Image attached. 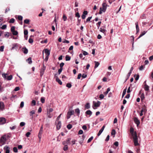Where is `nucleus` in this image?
Wrapping results in <instances>:
<instances>
[{
  "label": "nucleus",
  "instance_id": "e2e57ef3",
  "mask_svg": "<svg viewBox=\"0 0 153 153\" xmlns=\"http://www.w3.org/2000/svg\"><path fill=\"white\" fill-rule=\"evenodd\" d=\"M64 65V63L63 62H62L59 65L60 68H62V67Z\"/></svg>",
  "mask_w": 153,
  "mask_h": 153
},
{
  "label": "nucleus",
  "instance_id": "052dcab7",
  "mask_svg": "<svg viewBox=\"0 0 153 153\" xmlns=\"http://www.w3.org/2000/svg\"><path fill=\"white\" fill-rule=\"evenodd\" d=\"M15 26H12L11 28V31L13 32V31H15Z\"/></svg>",
  "mask_w": 153,
  "mask_h": 153
},
{
  "label": "nucleus",
  "instance_id": "0e129e2a",
  "mask_svg": "<svg viewBox=\"0 0 153 153\" xmlns=\"http://www.w3.org/2000/svg\"><path fill=\"white\" fill-rule=\"evenodd\" d=\"M83 133V131L82 130H80L78 132V134H82Z\"/></svg>",
  "mask_w": 153,
  "mask_h": 153
},
{
  "label": "nucleus",
  "instance_id": "37998d69",
  "mask_svg": "<svg viewBox=\"0 0 153 153\" xmlns=\"http://www.w3.org/2000/svg\"><path fill=\"white\" fill-rule=\"evenodd\" d=\"M67 127L68 129H70L72 128V125L71 124H69L67 126Z\"/></svg>",
  "mask_w": 153,
  "mask_h": 153
},
{
  "label": "nucleus",
  "instance_id": "864d4df0",
  "mask_svg": "<svg viewBox=\"0 0 153 153\" xmlns=\"http://www.w3.org/2000/svg\"><path fill=\"white\" fill-rule=\"evenodd\" d=\"M35 113V111L34 110H33L30 112V115L32 116L33 114H34Z\"/></svg>",
  "mask_w": 153,
  "mask_h": 153
},
{
  "label": "nucleus",
  "instance_id": "6ab92c4d",
  "mask_svg": "<svg viewBox=\"0 0 153 153\" xmlns=\"http://www.w3.org/2000/svg\"><path fill=\"white\" fill-rule=\"evenodd\" d=\"M135 24L136 25V27L137 33H138L139 31V28L138 22H136L135 23Z\"/></svg>",
  "mask_w": 153,
  "mask_h": 153
},
{
  "label": "nucleus",
  "instance_id": "774afa93",
  "mask_svg": "<svg viewBox=\"0 0 153 153\" xmlns=\"http://www.w3.org/2000/svg\"><path fill=\"white\" fill-rule=\"evenodd\" d=\"M83 54L84 56H86V55H88V53L87 52L85 51H83Z\"/></svg>",
  "mask_w": 153,
  "mask_h": 153
},
{
  "label": "nucleus",
  "instance_id": "a18cd8bd",
  "mask_svg": "<svg viewBox=\"0 0 153 153\" xmlns=\"http://www.w3.org/2000/svg\"><path fill=\"white\" fill-rule=\"evenodd\" d=\"M33 39L30 38L28 40V42L32 44L33 42Z\"/></svg>",
  "mask_w": 153,
  "mask_h": 153
},
{
  "label": "nucleus",
  "instance_id": "58836bf2",
  "mask_svg": "<svg viewBox=\"0 0 153 153\" xmlns=\"http://www.w3.org/2000/svg\"><path fill=\"white\" fill-rule=\"evenodd\" d=\"M116 134V131L114 129H113L111 132V134L112 135H115Z\"/></svg>",
  "mask_w": 153,
  "mask_h": 153
},
{
  "label": "nucleus",
  "instance_id": "e433bc0d",
  "mask_svg": "<svg viewBox=\"0 0 153 153\" xmlns=\"http://www.w3.org/2000/svg\"><path fill=\"white\" fill-rule=\"evenodd\" d=\"M15 21V20L14 19L11 18L9 22L10 23H14Z\"/></svg>",
  "mask_w": 153,
  "mask_h": 153
},
{
  "label": "nucleus",
  "instance_id": "c756f323",
  "mask_svg": "<svg viewBox=\"0 0 153 153\" xmlns=\"http://www.w3.org/2000/svg\"><path fill=\"white\" fill-rule=\"evenodd\" d=\"M17 47V44L14 43L13 44V47H12L11 50H12L13 49H14L15 47Z\"/></svg>",
  "mask_w": 153,
  "mask_h": 153
},
{
  "label": "nucleus",
  "instance_id": "9b49d317",
  "mask_svg": "<svg viewBox=\"0 0 153 153\" xmlns=\"http://www.w3.org/2000/svg\"><path fill=\"white\" fill-rule=\"evenodd\" d=\"M88 13V11L86 10H85L83 13V14L81 17L82 19H85L86 17V16L87 15Z\"/></svg>",
  "mask_w": 153,
  "mask_h": 153
},
{
  "label": "nucleus",
  "instance_id": "f3484780",
  "mask_svg": "<svg viewBox=\"0 0 153 153\" xmlns=\"http://www.w3.org/2000/svg\"><path fill=\"white\" fill-rule=\"evenodd\" d=\"M149 87L148 85H147L146 84H145L144 85V89L146 91H148L149 90Z\"/></svg>",
  "mask_w": 153,
  "mask_h": 153
},
{
  "label": "nucleus",
  "instance_id": "5701e85b",
  "mask_svg": "<svg viewBox=\"0 0 153 153\" xmlns=\"http://www.w3.org/2000/svg\"><path fill=\"white\" fill-rule=\"evenodd\" d=\"M146 31L145 32V31H144L143 32H142L140 36H139L138 38H137V39H139L143 35H144L146 33Z\"/></svg>",
  "mask_w": 153,
  "mask_h": 153
},
{
  "label": "nucleus",
  "instance_id": "7ed1b4c3",
  "mask_svg": "<svg viewBox=\"0 0 153 153\" xmlns=\"http://www.w3.org/2000/svg\"><path fill=\"white\" fill-rule=\"evenodd\" d=\"M2 75L5 80H10L13 78V76L11 75L8 76L7 74H2Z\"/></svg>",
  "mask_w": 153,
  "mask_h": 153
},
{
  "label": "nucleus",
  "instance_id": "680f3d73",
  "mask_svg": "<svg viewBox=\"0 0 153 153\" xmlns=\"http://www.w3.org/2000/svg\"><path fill=\"white\" fill-rule=\"evenodd\" d=\"M63 68H60L58 70V74H60L61 73L62 71V70Z\"/></svg>",
  "mask_w": 153,
  "mask_h": 153
},
{
  "label": "nucleus",
  "instance_id": "4c0bfd02",
  "mask_svg": "<svg viewBox=\"0 0 153 153\" xmlns=\"http://www.w3.org/2000/svg\"><path fill=\"white\" fill-rule=\"evenodd\" d=\"M68 149V147L67 145H64V147L63 148V150L65 151L67 150Z\"/></svg>",
  "mask_w": 153,
  "mask_h": 153
},
{
  "label": "nucleus",
  "instance_id": "6e6552de",
  "mask_svg": "<svg viewBox=\"0 0 153 153\" xmlns=\"http://www.w3.org/2000/svg\"><path fill=\"white\" fill-rule=\"evenodd\" d=\"M105 26H104L102 27H101L100 28V31L101 32L103 33L105 35L106 33L107 32L106 30L105 29Z\"/></svg>",
  "mask_w": 153,
  "mask_h": 153
},
{
  "label": "nucleus",
  "instance_id": "2eb2a0df",
  "mask_svg": "<svg viewBox=\"0 0 153 153\" xmlns=\"http://www.w3.org/2000/svg\"><path fill=\"white\" fill-rule=\"evenodd\" d=\"M22 50L25 54H27L28 52V50L25 47L22 48Z\"/></svg>",
  "mask_w": 153,
  "mask_h": 153
},
{
  "label": "nucleus",
  "instance_id": "72a5a7b5",
  "mask_svg": "<svg viewBox=\"0 0 153 153\" xmlns=\"http://www.w3.org/2000/svg\"><path fill=\"white\" fill-rule=\"evenodd\" d=\"M12 32L13 35L14 36L17 35L18 34V32L17 31L15 30Z\"/></svg>",
  "mask_w": 153,
  "mask_h": 153
},
{
  "label": "nucleus",
  "instance_id": "338daca9",
  "mask_svg": "<svg viewBox=\"0 0 153 153\" xmlns=\"http://www.w3.org/2000/svg\"><path fill=\"white\" fill-rule=\"evenodd\" d=\"M24 105V102L23 101L21 102L20 105V106L21 108L23 107Z\"/></svg>",
  "mask_w": 153,
  "mask_h": 153
},
{
  "label": "nucleus",
  "instance_id": "a19ab883",
  "mask_svg": "<svg viewBox=\"0 0 153 153\" xmlns=\"http://www.w3.org/2000/svg\"><path fill=\"white\" fill-rule=\"evenodd\" d=\"M30 21L28 19H26L24 21V23L25 24H28L29 23Z\"/></svg>",
  "mask_w": 153,
  "mask_h": 153
},
{
  "label": "nucleus",
  "instance_id": "13d9d810",
  "mask_svg": "<svg viewBox=\"0 0 153 153\" xmlns=\"http://www.w3.org/2000/svg\"><path fill=\"white\" fill-rule=\"evenodd\" d=\"M75 16L78 17V18L80 17V15L78 12H77L75 14Z\"/></svg>",
  "mask_w": 153,
  "mask_h": 153
},
{
  "label": "nucleus",
  "instance_id": "f704fd0d",
  "mask_svg": "<svg viewBox=\"0 0 153 153\" xmlns=\"http://www.w3.org/2000/svg\"><path fill=\"white\" fill-rule=\"evenodd\" d=\"M36 102L34 100H33L31 101V105L34 106L36 105Z\"/></svg>",
  "mask_w": 153,
  "mask_h": 153
},
{
  "label": "nucleus",
  "instance_id": "9d476101",
  "mask_svg": "<svg viewBox=\"0 0 153 153\" xmlns=\"http://www.w3.org/2000/svg\"><path fill=\"white\" fill-rule=\"evenodd\" d=\"M134 121L135 123L137 125V126H138L140 124V121L137 117H135L134 118Z\"/></svg>",
  "mask_w": 153,
  "mask_h": 153
},
{
  "label": "nucleus",
  "instance_id": "7c9ffc66",
  "mask_svg": "<svg viewBox=\"0 0 153 153\" xmlns=\"http://www.w3.org/2000/svg\"><path fill=\"white\" fill-rule=\"evenodd\" d=\"M45 98L44 97H41L40 99V101L42 103H43L45 102Z\"/></svg>",
  "mask_w": 153,
  "mask_h": 153
},
{
  "label": "nucleus",
  "instance_id": "09e8293b",
  "mask_svg": "<svg viewBox=\"0 0 153 153\" xmlns=\"http://www.w3.org/2000/svg\"><path fill=\"white\" fill-rule=\"evenodd\" d=\"M18 19L20 21H22L23 19V17L21 16H18Z\"/></svg>",
  "mask_w": 153,
  "mask_h": 153
},
{
  "label": "nucleus",
  "instance_id": "ea45409f",
  "mask_svg": "<svg viewBox=\"0 0 153 153\" xmlns=\"http://www.w3.org/2000/svg\"><path fill=\"white\" fill-rule=\"evenodd\" d=\"M131 72H129L128 74V75H127V78H126V80H125V82H126V81L127 80V79L129 78L130 75H131Z\"/></svg>",
  "mask_w": 153,
  "mask_h": 153
},
{
  "label": "nucleus",
  "instance_id": "de8ad7c7",
  "mask_svg": "<svg viewBox=\"0 0 153 153\" xmlns=\"http://www.w3.org/2000/svg\"><path fill=\"white\" fill-rule=\"evenodd\" d=\"M101 23V22H100V21L99 22L97 23V25L98 29H99V27H100V25Z\"/></svg>",
  "mask_w": 153,
  "mask_h": 153
},
{
  "label": "nucleus",
  "instance_id": "ddd939ff",
  "mask_svg": "<svg viewBox=\"0 0 153 153\" xmlns=\"http://www.w3.org/2000/svg\"><path fill=\"white\" fill-rule=\"evenodd\" d=\"M4 150L5 151V153H10V148L7 146H4Z\"/></svg>",
  "mask_w": 153,
  "mask_h": 153
},
{
  "label": "nucleus",
  "instance_id": "4d7b16f0",
  "mask_svg": "<svg viewBox=\"0 0 153 153\" xmlns=\"http://www.w3.org/2000/svg\"><path fill=\"white\" fill-rule=\"evenodd\" d=\"M25 123L24 122H22L20 124V126L22 127L24 126L25 125Z\"/></svg>",
  "mask_w": 153,
  "mask_h": 153
},
{
  "label": "nucleus",
  "instance_id": "5fc2aeb1",
  "mask_svg": "<svg viewBox=\"0 0 153 153\" xmlns=\"http://www.w3.org/2000/svg\"><path fill=\"white\" fill-rule=\"evenodd\" d=\"M63 19L64 21H65L67 20V17L65 14L63 15Z\"/></svg>",
  "mask_w": 153,
  "mask_h": 153
},
{
  "label": "nucleus",
  "instance_id": "8fccbe9b",
  "mask_svg": "<svg viewBox=\"0 0 153 153\" xmlns=\"http://www.w3.org/2000/svg\"><path fill=\"white\" fill-rule=\"evenodd\" d=\"M67 87L70 88L71 87L72 85L70 83H68L66 85Z\"/></svg>",
  "mask_w": 153,
  "mask_h": 153
},
{
  "label": "nucleus",
  "instance_id": "aec40b11",
  "mask_svg": "<svg viewBox=\"0 0 153 153\" xmlns=\"http://www.w3.org/2000/svg\"><path fill=\"white\" fill-rule=\"evenodd\" d=\"M92 111L90 110H88L87 111L85 112V114L87 115H90L89 117L92 114Z\"/></svg>",
  "mask_w": 153,
  "mask_h": 153
},
{
  "label": "nucleus",
  "instance_id": "2f4dec72",
  "mask_svg": "<svg viewBox=\"0 0 153 153\" xmlns=\"http://www.w3.org/2000/svg\"><path fill=\"white\" fill-rule=\"evenodd\" d=\"M126 88L123 90V92L122 95V98H123L124 97L125 95L126 94Z\"/></svg>",
  "mask_w": 153,
  "mask_h": 153
},
{
  "label": "nucleus",
  "instance_id": "a878e982",
  "mask_svg": "<svg viewBox=\"0 0 153 153\" xmlns=\"http://www.w3.org/2000/svg\"><path fill=\"white\" fill-rule=\"evenodd\" d=\"M95 66H94V68H97L99 65L100 63L98 62L97 61H95Z\"/></svg>",
  "mask_w": 153,
  "mask_h": 153
},
{
  "label": "nucleus",
  "instance_id": "bf43d9fd",
  "mask_svg": "<svg viewBox=\"0 0 153 153\" xmlns=\"http://www.w3.org/2000/svg\"><path fill=\"white\" fill-rule=\"evenodd\" d=\"M19 89H20V88L19 87H16L15 88L14 90V91H17L19 90Z\"/></svg>",
  "mask_w": 153,
  "mask_h": 153
},
{
  "label": "nucleus",
  "instance_id": "4be33fe9",
  "mask_svg": "<svg viewBox=\"0 0 153 153\" xmlns=\"http://www.w3.org/2000/svg\"><path fill=\"white\" fill-rule=\"evenodd\" d=\"M56 81L60 85H61L62 84V82L61 80L58 77H56Z\"/></svg>",
  "mask_w": 153,
  "mask_h": 153
},
{
  "label": "nucleus",
  "instance_id": "cd10ccee",
  "mask_svg": "<svg viewBox=\"0 0 153 153\" xmlns=\"http://www.w3.org/2000/svg\"><path fill=\"white\" fill-rule=\"evenodd\" d=\"M71 57L68 55H67L65 56V60L66 61H68L70 60L71 59Z\"/></svg>",
  "mask_w": 153,
  "mask_h": 153
},
{
  "label": "nucleus",
  "instance_id": "49530a36",
  "mask_svg": "<svg viewBox=\"0 0 153 153\" xmlns=\"http://www.w3.org/2000/svg\"><path fill=\"white\" fill-rule=\"evenodd\" d=\"M48 40L47 39H45L44 40H42L41 42V43H46L47 42Z\"/></svg>",
  "mask_w": 153,
  "mask_h": 153
},
{
  "label": "nucleus",
  "instance_id": "79ce46f5",
  "mask_svg": "<svg viewBox=\"0 0 153 153\" xmlns=\"http://www.w3.org/2000/svg\"><path fill=\"white\" fill-rule=\"evenodd\" d=\"M7 26L6 25H3L1 27V28L3 30H4L6 29Z\"/></svg>",
  "mask_w": 153,
  "mask_h": 153
},
{
  "label": "nucleus",
  "instance_id": "dca6fc26",
  "mask_svg": "<svg viewBox=\"0 0 153 153\" xmlns=\"http://www.w3.org/2000/svg\"><path fill=\"white\" fill-rule=\"evenodd\" d=\"M61 122L60 121H59L58 122V123L56 125V129L57 130H59L61 128Z\"/></svg>",
  "mask_w": 153,
  "mask_h": 153
},
{
  "label": "nucleus",
  "instance_id": "423d86ee",
  "mask_svg": "<svg viewBox=\"0 0 153 153\" xmlns=\"http://www.w3.org/2000/svg\"><path fill=\"white\" fill-rule=\"evenodd\" d=\"M43 126H42L40 128L39 131V135L38 136V137L39 138V139H40L41 138L42 134V133L43 131Z\"/></svg>",
  "mask_w": 153,
  "mask_h": 153
},
{
  "label": "nucleus",
  "instance_id": "c03bdc74",
  "mask_svg": "<svg viewBox=\"0 0 153 153\" xmlns=\"http://www.w3.org/2000/svg\"><path fill=\"white\" fill-rule=\"evenodd\" d=\"M93 136H91V137L88 140L87 143H89L93 139Z\"/></svg>",
  "mask_w": 153,
  "mask_h": 153
},
{
  "label": "nucleus",
  "instance_id": "a211bd4d",
  "mask_svg": "<svg viewBox=\"0 0 153 153\" xmlns=\"http://www.w3.org/2000/svg\"><path fill=\"white\" fill-rule=\"evenodd\" d=\"M45 52L46 56H49L50 54V51L47 49L45 50Z\"/></svg>",
  "mask_w": 153,
  "mask_h": 153
},
{
  "label": "nucleus",
  "instance_id": "603ef678",
  "mask_svg": "<svg viewBox=\"0 0 153 153\" xmlns=\"http://www.w3.org/2000/svg\"><path fill=\"white\" fill-rule=\"evenodd\" d=\"M28 33V31L27 30H24V35H27Z\"/></svg>",
  "mask_w": 153,
  "mask_h": 153
},
{
  "label": "nucleus",
  "instance_id": "6e6d98bb",
  "mask_svg": "<svg viewBox=\"0 0 153 153\" xmlns=\"http://www.w3.org/2000/svg\"><path fill=\"white\" fill-rule=\"evenodd\" d=\"M13 151L14 152H18V149L16 147H14L13 148Z\"/></svg>",
  "mask_w": 153,
  "mask_h": 153
},
{
  "label": "nucleus",
  "instance_id": "f257e3e1",
  "mask_svg": "<svg viewBox=\"0 0 153 153\" xmlns=\"http://www.w3.org/2000/svg\"><path fill=\"white\" fill-rule=\"evenodd\" d=\"M130 131L133 138L134 146H136L139 145V144L138 143V138L136 131H134V129L132 127L130 128Z\"/></svg>",
  "mask_w": 153,
  "mask_h": 153
},
{
  "label": "nucleus",
  "instance_id": "3c124183",
  "mask_svg": "<svg viewBox=\"0 0 153 153\" xmlns=\"http://www.w3.org/2000/svg\"><path fill=\"white\" fill-rule=\"evenodd\" d=\"M92 18V16H90V17H88L86 19V22H88L90 21L91 19Z\"/></svg>",
  "mask_w": 153,
  "mask_h": 153
},
{
  "label": "nucleus",
  "instance_id": "b1692460",
  "mask_svg": "<svg viewBox=\"0 0 153 153\" xmlns=\"http://www.w3.org/2000/svg\"><path fill=\"white\" fill-rule=\"evenodd\" d=\"M90 105L89 103H87L85 105V108L86 109H88L90 108Z\"/></svg>",
  "mask_w": 153,
  "mask_h": 153
},
{
  "label": "nucleus",
  "instance_id": "39448f33",
  "mask_svg": "<svg viewBox=\"0 0 153 153\" xmlns=\"http://www.w3.org/2000/svg\"><path fill=\"white\" fill-rule=\"evenodd\" d=\"M71 140V138H68L66 141H63L62 143V144L65 145H67L70 143V140Z\"/></svg>",
  "mask_w": 153,
  "mask_h": 153
},
{
  "label": "nucleus",
  "instance_id": "f8f14e48",
  "mask_svg": "<svg viewBox=\"0 0 153 153\" xmlns=\"http://www.w3.org/2000/svg\"><path fill=\"white\" fill-rule=\"evenodd\" d=\"M105 127V126L104 125L102 127V128L100 129V130L99 131V132L97 134V136H100V134H101L102 132L103 131Z\"/></svg>",
  "mask_w": 153,
  "mask_h": 153
},
{
  "label": "nucleus",
  "instance_id": "20e7f679",
  "mask_svg": "<svg viewBox=\"0 0 153 153\" xmlns=\"http://www.w3.org/2000/svg\"><path fill=\"white\" fill-rule=\"evenodd\" d=\"M6 139V136L5 135H4L1 138V146L5 143Z\"/></svg>",
  "mask_w": 153,
  "mask_h": 153
},
{
  "label": "nucleus",
  "instance_id": "bb28decb",
  "mask_svg": "<svg viewBox=\"0 0 153 153\" xmlns=\"http://www.w3.org/2000/svg\"><path fill=\"white\" fill-rule=\"evenodd\" d=\"M75 112L77 113V115L79 116L80 113V111L79 108H77L75 110Z\"/></svg>",
  "mask_w": 153,
  "mask_h": 153
},
{
  "label": "nucleus",
  "instance_id": "0eeeda50",
  "mask_svg": "<svg viewBox=\"0 0 153 153\" xmlns=\"http://www.w3.org/2000/svg\"><path fill=\"white\" fill-rule=\"evenodd\" d=\"M101 104V102L99 101H97V102H95L94 101L93 102V106L95 107H99Z\"/></svg>",
  "mask_w": 153,
  "mask_h": 153
},
{
  "label": "nucleus",
  "instance_id": "393cba45",
  "mask_svg": "<svg viewBox=\"0 0 153 153\" xmlns=\"http://www.w3.org/2000/svg\"><path fill=\"white\" fill-rule=\"evenodd\" d=\"M74 111L72 110L70 111H69L67 113V115H68L70 116H71L73 115L74 114Z\"/></svg>",
  "mask_w": 153,
  "mask_h": 153
},
{
  "label": "nucleus",
  "instance_id": "412c9836",
  "mask_svg": "<svg viewBox=\"0 0 153 153\" xmlns=\"http://www.w3.org/2000/svg\"><path fill=\"white\" fill-rule=\"evenodd\" d=\"M4 108V105L3 102H1V110H3Z\"/></svg>",
  "mask_w": 153,
  "mask_h": 153
},
{
  "label": "nucleus",
  "instance_id": "f03ea898",
  "mask_svg": "<svg viewBox=\"0 0 153 153\" xmlns=\"http://www.w3.org/2000/svg\"><path fill=\"white\" fill-rule=\"evenodd\" d=\"M107 6H109L107 5L105 3H103L102 4V7L100 8L99 14H101L102 12H105L106 11Z\"/></svg>",
  "mask_w": 153,
  "mask_h": 153
},
{
  "label": "nucleus",
  "instance_id": "1a4fd4ad",
  "mask_svg": "<svg viewBox=\"0 0 153 153\" xmlns=\"http://www.w3.org/2000/svg\"><path fill=\"white\" fill-rule=\"evenodd\" d=\"M45 70V67L44 66V65H43V68H41L40 71V76L41 77H42L43 75Z\"/></svg>",
  "mask_w": 153,
  "mask_h": 153
},
{
  "label": "nucleus",
  "instance_id": "4468645a",
  "mask_svg": "<svg viewBox=\"0 0 153 153\" xmlns=\"http://www.w3.org/2000/svg\"><path fill=\"white\" fill-rule=\"evenodd\" d=\"M6 123V119L4 118L1 117V125L4 124Z\"/></svg>",
  "mask_w": 153,
  "mask_h": 153
},
{
  "label": "nucleus",
  "instance_id": "473e14b6",
  "mask_svg": "<svg viewBox=\"0 0 153 153\" xmlns=\"http://www.w3.org/2000/svg\"><path fill=\"white\" fill-rule=\"evenodd\" d=\"M27 61H28V63L29 64H31L32 63V60H31V57H30L29 58L27 59Z\"/></svg>",
  "mask_w": 153,
  "mask_h": 153
},
{
  "label": "nucleus",
  "instance_id": "69168bd1",
  "mask_svg": "<svg viewBox=\"0 0 153 153\" xmlns=\"http://www.w3.org/2000/svg\"><path fill=\"white\" fill-rule=\"evenodd\" d=\"M99 97L101 99H102L104 98V96L103 94H101L100 95Z\"/></svg>",
  "mask_w": 153,
  "mask_h": 153
},
{
  "label": "nucleus",
  "instance_id": "c85d7f7f",
  "mask_svg": "<svg viewBox=\"0 0 153 153\" xmlns=\"http://www.w3.org/2000/svg\"><path fill=\"white\" fill-rule=\"evenodd\" d=\"M140 97L142 101L145 98V95L144 93H142L141 94Z\"/></svg>",
  "mask_w": 153,
  "mask_h": 153
},
{
  "label": "nucleus",
  "instance_id": "c9c22d12",
  "mask_svg": "<svg viewBox=\"0 0 153 153\" xmlns=\"http://www.w3.org/2000/svg\"><path fill=\"white\" fill-rule=\"evenodd\" d=\"M141 109L143 111H144V112H146L147 110L146 109V107L145 106H143V107Z\"/></svg>",
  "mask_w": 153,
  "mask_h": 153
}]
</instances>
